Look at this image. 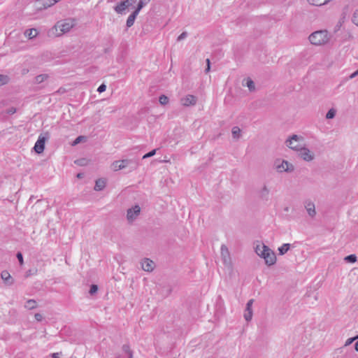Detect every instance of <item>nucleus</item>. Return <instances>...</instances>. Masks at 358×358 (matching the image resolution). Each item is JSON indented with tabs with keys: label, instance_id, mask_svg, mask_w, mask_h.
<instances>
[{
	"label": "nucleus",
	"instance_id": "nucleus-23",
	"mask_svg": "<svg viewBox=\"0 0 358 358\" xmlns=\"http://www.w3.org/2000/svg\"><path fill=\"white\" fill-rule=\"evenodd\" d=\"M244 81L245 82V83H243L244 86H247L250 92L255 91V85L251 78H248L245 80H244Z\"/></svg>",
	"mask_w": 358,
	"mask_h": 358
},
{
	"label": "nucleus",
	"instance_id": "nucleus-13",
	"mask_svg": "<svg viewBox=\"0 0 358 358\" xmlns=\"http://www.w3.org/2000/svg\"><path fill=\"white\" fill-rule=\"evenodd\" d=\"M196 100L195 96L188 94L181 99V103L184 106H194L196 103Z\"/></svg>",
	"mask_w": 358,
	"mask_h": 358
},
{
	"label": "nucleus",
	"instance_id": "nucleus-15",
	"mask_svg": "<svg viewBox=\"0 0 358 358\" xmlns=\"http://www.w3.org/2000/svg\"><path fill=\"white\" fill-rule=\"evenodd\" d=\"M141 266L145 271L151 272L155 268V263L150 259H144L141 262Z\"/></svg>",
	"mask_w": 358,
	"mask_h": 358
},
{
	"label": "nucleus",
	"instance_id": "nucleus-16",
	"mask_svg": "<svg viewBox=\"0 0 358 358\" xmlns=\"http://www.w3.org/2000/svg\"><path fill=\"white\" fill-rule=\"evenodd\" d=\"M60 0H38L37 2L41 6V8H48Z\"/></svg>",
	"mask_w": 358,
	"mask_h": 358
},
{
	"label": "nucleus",
	"instance_id": "nucleus-14",
	"mask_svg": "<svg viewBox=\"0 0 358 358\" xmlns=\"http://www.w3.org/2000/svg\"><path fill=\"white\" fill-rule=\"evenodd\" d=\"M221 256L224 264H229L230 263V254L228 248L225 245L221 246Z\"/></svg>",
	"mask_w": 358,
	"mask_h": 358
},
{
	"label": "nucleus",
	"instance_id": "nucleus-49",
	"mask_svg": "<svg viewBox=\"0 0 358 358\" xmlns=\"http://www.w3.org/2000/svg\"><path fill=\"white\" fill-rule=\"evenodd\" d=\"M83 177V173H79L77 174V178H82Z\"/></svg>",
	"mask_w": 358,
	"mask_h": 358
},
{
	"label": "nucleus",
	"instance_id": "nucleus-1",
	"mask_svg": "<svg viewBox=\"0 0 358 358\" xmlns=\"http://www.w3.org/2000/svg\"><path fill=\"white\" fill-rule=\"evenodd\" d=\"M308 39L313 45H322L329 41L330 36L327 30H319L312 33Z\"/></svg>",
	"mask_w": 358,
	"mask_h": 358
},
{
	"label": "nucleus",
	"instance_id": "nucleus-2",
	"mask_svg": "<svg viewBox=\"0 0 358 358\" xmlns=\"http://www.w3.org/2000/svg\"><path fill=\"white\" fill-rule=\"evenodd\" d=\"M74 26L73 20L71 19H66L64 20L59 21L52 29V31H57V29H60V33L57 34V36H60L64 33L70 31V29Z\"/></svg>",
	"mask_w": 358,
	"mask_h": 358
},
{
	"label": "nucleus",
	"instance_id": "nucleus-46",
	"mask_svg": "<svg viewBox=\"0 0 358 358\" xmlns=\"http://www.w3.org/2000/svg\"><path fill=\"white\" fill-rule=\"evenodd\" d=\"M357 76H358V69L355 71L354 73H352L350 76H349V78L350 79H352L354 78H355Z\"/></svg>",
	"mask_w": 358,
	"mask_h": 358
},
{
	"label": "nucleus",
	"instance_id": "nucleus-10",
	"mask_svg": "<svg viewBox=\"0 0 358 358\" xmlns=\"http://www.w3.org/2000/svg\"><path fill=\"white\" fill-rule=\"evenodd\" d=\"M253 302H254V299H250L247 303H246V307H245V313H244V318L245 320L247 321V322H250L252 318V315H253V312H252V304H253Z\"/></svg>",
	"mask_w": 358,
	"mask_h": 358
},
{
	"label": "nucleus",
	"instance_id": "nucleus-12",
	"mask_svg": "<svg viewBox=\"0 0 358 358\" xmlns=\"http://www.w3.org/2000/svg\"><path fill=\"white\" fill-rule=\"evenodd\" d=\"M131 5L132 3H130V0L122 1L115 6L114 10L118 14H123L125 10Z\"/></svg>",
	"mask_w": 358,
	"mask_h": 358
},
{
	"label": "nucleus",
	"instance_id": "nucleus-47",
	"mask_svg": "<svg viewBox=\"0 0 358 358\" xmlns=\"http://www.w3.org/2000/svg\"><path fill=\"white\" fill-rule=\"evenodd\" d=\"M60 355H61V353H59V352L52 353V358H60Z\"/></svg>",
	"mask_w": 358,
	"mask_h": 358
},
{
	"label": "nucleus",
	"instance_id": "nucleus-28",
	"mask_svg": "<svg viewBox=\"0 0 358 358\" xmlns=\"http://www.w3.org/2000/svg\"><path fill=\"white\" fill-rule=\"evenodd\" d=\"M290 248L289 243H284L278 248L279 254L280 255H285Z\"/></svg>",
	"mask_w": 358,
	"mask_h": 358
},
{
	"label": "nucleus",
	"instance_id": "nucleus-30",
	"mask_svg": "<svg viewBox=\"0 0 358 358\" xmlns=\"http://www.w3.org/2000/svg\"><path fill=\"white\" fill-rule=\"evenodd\" d=\"M151 0H140L136 10L140 12V10L147 5Z\"/></svg>",
	"mask_w": 358,
	"mask_h": 358
},
{
	"label": "nucleus",
	"instance_id": "nucleus-6",
	"mask_svg": "<svg viewBox=\"0 0 358 358\" xmlns=\"http://www.w3.org/2000/svg\"><path fill=\"white\" fill-rule=\"evenodd\" d=\"M141 208L138 205H135L134 207L129 208L127 211V219L129 222H133L137 217L140 215Z\"/></svg>",
	"mask_w": 358,
	"mask_h": 358
},
{
	"label": "nucleus",
	"instance_id": "nucleus-33",
	"mask_svg": "<svg viewBox=\"0 0 358 358\" xmlns=\"http://www.w3.org/2000/svg\"><path fill=\"white\" fill-rule=\"evenodd\" d=\"M336 110H334V108H331L327 113L326 118L327 119H332V118H334L335 117V115H336Z\"/></svg>",
	"mask_w": 358,
	"mask_h": 358
},
{
	"label": "nucleus",
	"instance_id": "nucleus-38",
	"mask_svg": "<svg viewBox=\"0 0 358 358\" xmlns=\"http://www.w3.org/2000/svg\"><path fill=\"white\" fill-rule=\"evenodd\" d=\"M156 150H157L156 149H154V150H151L150 152L146 153L145 155H143V159H146V158L152 157L153 155H155Z\"/></svg>",
	"mask_w": 358,
	"mask_h": 358
},
{
	"label": "nucleus",
	"instance_id": "nucleus-45",
	"mask_svg": "<svg viewBox=\"0 0 358 358\" xmlns=\"http://www.w3.org/2000/svg\"><path fill=\"white\" fill-rule=\"evenodd\" d=\"M15 112H16V109H15V108L12 107V108H9V109L8 110V112H7V113H8V114H10V115H13V114H14Z\"/></svg>",
	"mask_w": 358,
	"mask_h": 358
},
{
	"label": "nucleus",
	"instance_id": "nucleus-9",
	"mask_svg": "<svg viewBox=\"0 0 358 358\" xmlns=\"http://www.w3.org/2000/svg\"><path fill=\"white\" fill-rule=\"evenodd\" d=\"M298 151L299 152V156L306 162H310L314 159V155L303 145Z\"/></svg>",
	"mask_w": 358,
	"mask_h": 358
},
{
	"label": "nucleus",
	"instance_id": "nucleus-17",
	"mask_svg": "<svg viewBox=\"0 0 358 358\" xmlns=\"http://www.w3.org/2000/svg\"><path fill=\"white\" fill-rule=\"evenodd\" d=\"M269 250V248L264 244L262 245H257L255 248L256 253L261 257L264 258L266 252H267Z\"/></svg>",
	"mask_w": 358,
	"mask_h": 358
},
{
	"label": "nucleus",
	"instance_id": "nucleus-48",
	"mask_svg": "<svg viewBox=\"0 0 358 358\" xmlns=\"http://www.w3.org/2000/svg\"><path fill=\"white\" fill-rule=\"evenodd\" d=\"M65 92V90H64V89H62V88H60V89H59V90L57 91V93L62 94V93H63V92Z\"/></svg>",
	"mask_w": 358,
	"mask_h": 358
},
{
	"label": "nucleus",
	"instance_id": "nucleus-19",
	"mask_svg": "<svg viewBox=\"0 0 358 358\" xmlns=\"http://www.w3.org/2000/svg\"><path fill=\"white\" fill-rule=\"evenodd\" d=\"M1 276L6 284L11 285L13 283V280L8 271H2Z\"/></svg>",
	"mask_w": 358,
	"mask_h": 358
},
{
	"label": "nucleus",
	"instance_id": "nucleus-22",
	"mask_svg": "<svg viewBox=\"0 0 358 358\" xmlns=\"http://www.w3.org/2000/svg\"><path fill=\"white\" fill-rule=\"evenodd\" d=\"M268 194H269V189H268L266 185H264L263 186V187L259 190V196L260 198H262L263 199L268 200Z\"/></svg>",
	"mask_w": 358,
	"mask_h": 358
},
{
	"label": "nucleus",
	"instance_id": "nucleus-31",
	"mask_svg": "<svg viewBox=\"0 0 358 358\" xmlns=\"http://www.w3.org/2000/svg\"><path fill=\"white\" fill-rule=\"evenodd\" d=\"M9 77L6 75H0V86L6 85L9 82Z\"/></svg>",
	"mask_w": 358,
	"mask_h": 358
},
{
	"label": "nucleus",
	"instance_id": "nucleus-4",
	"mask_svg": "<svg viewBox=\"0 0 358 358\" xmlns=\"http://www.w3.org/2000/svg\"><path fill=\"white\" fill-rule=\"evenodd\" d=\"M49 138L50 135L48 131L39 135L34 147V150L37 154H41L44 151L45 142Z\"/></svg>",
	"mask_w": 358,
	"mask_h": 358
},
{
	"label": "nucleus",
	"instance_id": "nucleus-3",
	"mask_svg": "<svg viewBox=\"0 0 358 358\" xmlns=\"http://www.w3.org/2000/svg\"><path fill=\"white\" fill-rule=\"evenodd\" d=\"M303 138L302 136L293 134L285 142L286 145L292 150L298 151L303 145L301 143Z\"/></svg>",
	"mask_w": 358,
	"mask_h": 358
},
{
	"label": "nucleus",
	"instance_id": "nucleus-29",
	"mask_svg": "<svg viewBox=\"0 0 358 358\" xmlns=\"http://www.w3.org/2000/svg\"><path fill=\"white\" fill-rule=\"evenodd\" d=\"M36 307V301L34 299H29L25 304V308L29 310H32Z\"/></svg>",
	"mask_w": 358,
	"mask_h": 358
},
{
	"label": "nucleus",
	"instance_id": "nucleus-51",
	"mask_svg": "<svg viewBox=\"0 0 358 358\" xmlns=\"http://www.w3.org/2000/svg\"><path fill=\"white\" fill-rule=\"evenodd\" d=\"M136 0H130V3H132V5L136 3Z\"/></svg>",
	"mask_w": 358,
	"mask_h": 358
},
{
	"label": "nucleus",
	"instance_id": "nucleus-7",
	"mask_svg": "<svg viewBox=\"0 0 358 358\" xmlns=\"http://www.w3.org/2000/svg\"><path fill=\"white\" fill-rule=\"evenodd\" d=\"M131 163V159H122L115 161L112 164L113 171H117L127 167Z\"/></svg>",
	"mask_w": 358,
	"mask_h": 358
},
{
	"label": "nucleus",
	"instance_id": "nucleus-41",
	"mask_svg": "<svg viewBox=\"0 0 358 358\" xmlns=\"http://www.w3.org/2000/svg\"><path fill=\"white\" fill-rule=\"evenodd\" d=\"M206 68L205 69V73H208L210 70V61L209 59H206Z\"/></svg>",
	"mask_w": 358,
	"mask_h": 358
},
{
	"label": "nucleus",
	"instance_id": "nucleus-26",
	"mask_svg": "<svg viewBox=\"0 0 358 358\" xmlns=\"http://www.w3.org/2000/svg\"><path fill=\"white\" fill-rule=\"evenodd\" d=\"M330 1L331 0H308V1L310 4H312L313 6H321L325 5Z\"/></svg>",
	"mask_w": 358,
	"mask_h": 358
},
{
	"label": "nucleus",
	"instance_id": "nucleus-36",
	"mask_svg": "<svg viewBox=\"0 0 358 358\" xmlns=\"http://www.w3.org/2000/svg\"><path fill=\"white\" fill-rule=\"evenodd\" d=\"M84 139H85V136H78L75 139V141H73V145H76L78 144L79 143H80Z\"/></svg>",
	"mask_w": 358,
	"mask_h": 358
},
{
	"label": "nucleus",
	"instance_id": "nucleus-25",
	"mask_svg": "<svg viewBox=\"0 0 358 358\" xmlns=\"http://www.w3.org/2000/svg\"><path fill=\"white\" fill-rule=\"evenodd\" d=\"M122 351L127 354V358H133L134 357V352L130 349L129 345L124 344L122 345Z\"/></svg>",
	"mask_w": 358,
	"mask_h": 358
},
{
	"label": "nucleus",
	"instance_id": "nucleus-50",
	"mask_svg": "<svg viewBox=\"0 0 358 358\" xmlns=\"http://www.w3.org/2000/svg\"><path fill=\"white\" fill-rule=\"evenodd\" d=\"M355 349L358 352V341L355 343Z\"/></svg>",
	"mask_w": 358,
	"mask_h": 358
},
{
	"label": "nucleus",
	"instance_id": "nucleus-18",
	"mask_svg": "<svg viewBox=\"0 0 358 358\" xmlns=\"http://www.w3.org/2000/svg\"><path fill=\"white\" fill-rule=\"evenodd\" d=\"M38 34V31L35 28L26 29L24 32V35L27 37L29 39L35 38Z\"/></svg>",
	"mask_w": 358,
	"mask_h": 358
},
{
	"label": "nucleus",
	"instance_id": "nucleus-34",
	"mask_svg": "<svg viewBox=\"0 0 358 358\" xmlns=\"http://www.w3.org/2000/svg\"><path fill=\"white\" fill-rule=\"evenodd\" d=\"M159 101L162 105H166L169 102V98L166 95H161L159 98Z\"/></svg>",
	"mask_w": 358,
	"mask_h": 358
},
{
	"label": "nucleus",
	"instance_id": "nucleus-8",
	"mask_svg": "<svg viewBox=\"0 0 358 358\" xmlns=\"http://www.w3.org/2000/svg\"><path fill=\"white\" fill-rule=\"evenodd\" d=\"M304 208L307 213L311 218H314L316 215V210L315 203L310 199H307L303 202Z\"/></svg>",
	"mask_w": 358,
	"mask_h": 358
},
{
	"label": "nucleus",
	"instance_id": "nucleus-44",
	"mask_svg": "<svg viewBox=\"0 0 358 358\" xmlns=\"http://www.w3.org/2000/svg\"><path fill=\"white\" fill-rule=\"evenodd\" d=\"M34 317L35 319L38 321V322H41L42 321L43 317L41 314L40 313H36L35 315H34Z\"/></svg>",
	"mask_w": 358,
	"mask_h": 358
},
{
	"label": "nucleus",
	"instance_id": "nucleus-39",
	"mask_svg": "<svg viewBox=\"0 0 358 358\" xmlns=\"http://www.w3.org/2000/svg\"><path fill=\"white\" fill-rule=\"evenodd\" d=\"M358 337L357 336H355V337H352V338H350L348 339H347V341H345V345L344 346L346 347V346H348L350 345V344H352Z\"/></svg>",
	"mask_w": 358,
	"mask_h": 358
},
{
	"label": "nucleus",
	"instance_id": "nucleus-43",
	"mask_svg": "<svg viewBox=\"0 0 358 358\" xmlns=\"http://www.w3.org/2000/svg\"><path fill=\"white\" fill-rule=\"evenodd\" d=\"M20 264L22 265L23 264V256L21 252H17L16 255Z\"/></svg>",
	"mask_w": 358,
	"mask_h": 358
},
{
	"label": "nucleus",
	"instance_id": "nucleus-20",
	"mask_svg": "<svg viewBox=\"0 0 358 358\" xmlns=\"http://www.w3.org/2000/svg\"><path fill=\"white\" fill-rule=\"evenodd\" d=\"M139 12H138L137 10H134L127 18V27H131L134 23V21L137 17V15H138Z\"/></svg>",
	"mask_w": 358,
	"mask_h": 358
},
{
	"label": "nucleus",
	"instance_id": "nucleus-42",
	"mask_svg": "<svg viewBox=\"0 0 358 358\" xmlns=\"http://www.w3.org/2000/svg\"><path fill=\"white\" fill-rule=\"evenodd\" d=\"M106 90V85L105 84H101L97 89V91L99 92V93H101V92H105Z\"/></svg>",
	"mask_w": 358,
	"mask_h": 358
},
{
	"label": "nucleus",
	"instance_id": "nucleus-24",
	"mask_svg": "<svg viewBox=\"0 0 358 358\" xmlns=\"http://www.w3.org/2000/svg\"><path fill=\"white\" fill-rule=\"evenodd\" d=\"M231 134L234 139H239L241 136V129L237 126L234 127L231 129Z\"/></svg>",
	"mask_w": 358,
	"mask_h": 358
},
{
	"label": "nucleus",
	"instance_id": "nucleus-27",
	"mask_svg": "<svg viewBox=\"0 0 358 358\" xmlns=\"http://www.w3.org/2000/svg\"><path fill=\"white\" fill-rule=\"evenodd\" d=\"M48 78V74H40L35 77L34 83L36 84H40V83L44 82Z\"/></svg>",
	"mask_w": 358,
	"mask_h": 358
},
{
	"label": "nucleus",
	"instance_id": "nucleus-40",
	"mask_svg": "<svg viewBox=\"0 0 358 358\" xmlns=\"http://www.w3.org/2000/svg\"><path fill=\"white\" fill-rule=\"evenodd\" d=\"M187 36V33L186 31H183L180 35L178 36L177 41H180L185 39Z\"/></svg>",
	"mask_w": 358,
	"mask_h": 358
},
{
	"label": "nucleus",
	"instance_id": "nucleus-11",
	"mask_svg": "<svg viewBox=\"0 0 358 358\" xmlns=\"http://www.w3.org/2000/svg\"><path fill=\"white\" fill-rule=\"evenodd\" d=\"M264 259L266 265H273L276 262V256L275 252L269 248L268 251L266 252Z\"/></svg>",
	"mask_w": 358,
	"mask_h": 358
},
{
	"label": "nucleus",
	"instance_id": "nucleus-35",
	"mask_svg": "<svg viewBox=\"0 0 358 358\" xmlns=\"http://www.w3.org/2000/svg\"><path fill=\"white\" fill-rule=\"evenodd\" d=\"M98 291V286L96 285H92L90 289V294L93 295Z\"/></svg>",
	"mask_w": 358,
	"mask_h": 358
},
{
	"label": "nucleus",
	"instance_id": "nucleus-32",
	"mask_svg": "<svg viewBox=\"0 0 358 358\" xmlns=\"http://www.w3.org/2000/svg\"><path fill=\"white\" fill-rule=\"evenodd\" d=\"M357 260V256L355 255H350L345 257V261L349 263H355Z\"/></svg>",
	"mask_w": 358,
	"mask_h": 358
},
{
	"label": "nucleus",
	"instance_id": "nucleus-37",
	"mask_svg": "<svg viewBox=\"0 0 358 358\" xmlns=\"http://www.w3.org/2000/svg\"><path fill=\"white\" fill-rule=\"evenodd\" d=\"M352 20L355 24L358 26V10L354 13Z\"/></svg>",
	"mask_w": 358,
	"mask_h": 358
},
{
	"label": "nucleus",
	"instance_id": "nucleus-5",
	"mask_svg": "<svg viewBox=\"0 0 358 358\" xmlns=\"http://www.w3.org/2000/svg\"><path fill=\"white\" fill-rule=\"evenodd\" d=\"M275 167L278 172H292L294 170V166L292 164L287 160H276L275 162Z\"/></svg>",
	"mask_w": 358,
	"mask_h": 358
},
{
	"label": "nucleus",
	"instance_id": "nucleus-21",
	"mask_svg": "<svg viewBox=\"0 0 358 358\" xmlns=\"http://www.w3.org/2000/svg\"><path fill=\"white\" fill-rule=\"evenodd\" d=\"M106 187V181L105 180L100 178L96 180L94 190L95 191H101Z\"/></svg>",
	"mask_w": 358,
	"mask_h": 358
},
{
	"label": "nucleus",
	"instance_id": "nucleus-52",
	"mask_svg": "<svg viewBox=\"0 0 358 358\" xmlns=\"http://www.w3.org/2000/svg\"><path fill=\"white\" fill-rule=\"evenodd\" d=\"M357 337H358V335H357Z\"/></svg>",
	"mask_w": 358,
	"mask_h": 358
}]
</instances>
